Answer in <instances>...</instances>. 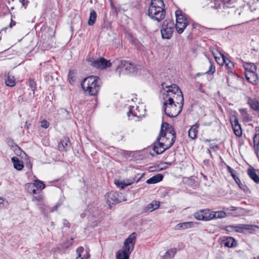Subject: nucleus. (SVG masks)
<instances>
[{
    "label": "nucleus",
    "mask_w": 259,
    "mask_h": 259,
    "mask_svg": "<svg viewBox=\"0 0 259 259\" xmlns=\"http://www.w3.org/2000/svg\"><path fill=\"white\" fill-rule=\"evenodd\" d=\"M122 194L118 193L117 192L111 191L105 195V198L107 200V202L111 207V205H115L122 201Z\"/></svg>",
    "instance_id": "8"
},
{
    "label": "nucleus",
    "mask_w": 259,
    "mask_h": 259,
    "mask_svg": "<svg viewBox=\"0 0 259 259\" xmlns=\"http://www.w3.org/2000/svg\"><path fill=\"white\" fill-rule=\"evenodd\" d=\"M232 177H233V179L234 180V181H235L236 183H237L238 181L239 182H240V179H239V178L238 177H237L236 176V174H235L234 175L232 176Z\"/></svg>",
    "instance_id": "61"
},
{
    "label": "nucleus",
    "mask_w": 259,
    "mask_h": 259,
    "mask_svg": "<svg viewBox=\"0 0 259 259\" xmlns=\"http://www.w3.org/2000/svg\"><path fill=\"white\" fill-rule=\"evenodd\" d=\"M238 186L239 187V188L242 189V190H243L244 192H247L249 189L248 188H247V187L242 184L241 182V181L240 180V182H239L238 181L236 183Z\"/></svg>",
    "instance_id": "48"
},
{
    "label": "nucleus",
    "mask_w": 259,
    "mask_h": 259,
    "mask_svg": "<svg viewBox=\"0 0 259 259\" xmlns=\"http://www.w3.org/2000/svg\"><path fill=\"white\" fill-rule=\"evenodd\" d=\"M203 214L204 217H207V219L205 220L204 221H208L211 220H213L212 215L213 213V211H211L208 209H202Z\"/></svg>",
    "instance_id": "33"
},
{
    "label": "nucleus",
    "mask_w": 259,
    "mask_h": 259,
    "mask_svg": "<svg viewBox=\"0 0 259 259\" xmlns=\"http://www.w3.org/2000/svg\"><path fill=\"white\" fill-rule=\"evenodd\" d=\"M148 16L158 22L163 19L165 15L164 4L162 0H151L148 9Z\"/></svg>",
    "instance_id": "2"
},
{
    "label": "nucleus",
    "mask_w": 259,
    "mask_h": 259,
    "mask_svg": "<svg viewBox=\"0 0 259 259\" xmlns=\"http://www.w3.org/2000/svg\"><path fill=\"white\" fill-rule=\"evenodd\" d=\"M83 251H84V248L82 246H79L76 249V252L77 254H78V256L76 259H84V257H81V253L83 252Z\"/></svg>",
    "instance_id": "45"
},
{
    "label": "nucleus",
    "mask_w": 259,
    "mask_h": 259,
    "mask_svg": "<svg viewBox=\"0 0 259 259\" xmlns=\"http://www.w3.org/2000/svg\"><path fill=\"white\" fill-rule=\"evenodd\" d=\"M32 184L34 185L35 188H39L41 190L45 188V184L42 181L38 180H35L34 183H32Z\"/></svg>",
    "instance_id": "38"
},
{
    "label": "nucleus",
    "mask_w": 259,
    "mask_h": 259,
    "mask_svg": "<svg viewBox=\"0 0 259 259\" xmlns=\"http://www.w3.org/2000/svg\"><path fill=\"white\" fill-rule=\"evenodd\" d=\"M189 25L188 22H178L176 23V28L177 29V30L179 34H181L185 29V28L187 27V25Z\"/></svg>",
    "instance_id": "30"
},
{
    "label": "nucleus",
    "mask_w": 259,
    "mask_h": 259,
    "mask_svg": "<svg viewBox=\"0 0 259 259\" xmlns=\"http://www.w3.org/2000/svg\"><path fill=\"white\" fill-rule=\"evenodd\" d=\"M133 108H134V107L130 106V110L127 113V115L129 118L130 117L131 114H132L133 115V116H136V115L135 114H134L132 112V109Z\"/></svg>",
    "instance_id": "54"
},
{
    "label": "nucleus",
    "mask_w": 259,
    "mask_h": 259,
    "mask_svg": "<svg viewBox=\"0 0 259 259\" xmlns=\"http://www.w3.org/2000/svg\"><path fill=\"white\" fill-rule=\"evenodd\" d=\"M232 177H233V179L234 180V181H235L236 183H237L238 181L239 182H240V179H239V178L238 177H237L236 176V174H235L234 175L232 176Z\"/></svg>",
    "instance_id": "60"
},
{
    "label": "nucleus",
    "mask_w": 259,
    "mask_h": 259,
    "mask_svg": "<svg viewBox=\"0 0 259 259\" xmlns=\"http://www.w3.org/2000/svg\"><path fill=\"white\" fill-rule=\"evenodd\" d=\"M247 103L250 109L253 111L259 112V101L256 98L247 97Z\"/></svg>",
    "instance_id": "13"
},
{
    "label": "nucleus",
    "mask_w": 259,
    "mask_h": 259,
    "mask_svg": "<svg viewBox=\"0 0 259 259\" xmlns=\"http://www.w3.org/2000/svg\"><path fill=\"white\" fill-rule=\"evenodd\" d=\"M128 61L125 60H121L119 61L118 64L116 69V72H118L119 75H120L121 73H123L124 69L127 64Z\"/></svg>",
    "instance_id": "26"
},
{
    "label": "nucleus",
    "mask_w": 259,
    "mask_h": 259,
    "mask_svg": "<svg viewBox=\"0 0 259 259\" xmlns=\"http://www.w3.org/2000/svg\"><path fill=\"white\" fill-rule=\"evenodd\" d=\"M199 126L198 122L192 125L188 131V136L190 138L194 140L197 138L198 134V128Z\"/></svg>",
    "instance_id": "15"
},
{
    "label": "nucleus",
    "mask_w": 259,
    "mask_h": 259,
    "mask_svg": "<svg viewBox=\"0 0 259 259\" xmlns=\"http://www.w3.org/2000/svg\"><path fill=\"white\" fill-rule=\"evenodd\" d=\"M19 1L22 4V6L26 8V6L27 5L29 2L27 0H19Z\"/></svg>",
    "instance_id": "57"
},
{
    "label": "nucleus",
    "mask_w": 259,
    "mask_h": 259,
    "mask_svg": "<svg viewBox=\"0 0 259 259\" xmlns=\"http://www.w3.org/2000/svg\"><path fill=\"white\" fill-rule=\"evenodd\" d=\"M7 144L9 146H10L11 147H16L15 150L17 151L18 153L19 152L20 153H21L22 152H23L22 150L15 143V142H14V141L12 139H7Z\"/></svg>",
    "instance_id": "34"
},
{
    "label": "nucleus",
    "mask_w": 259,
    "mask_h": 259,
    "mask_svg": "<svg viewBox=\"0 0 259 259\" xmlns=\"http://www.w3.org/2000/svg\"><path fill=\"white\" fill-rule=\"evenodd\" d=\"M223 209L224 210H232V211H233V210H237V207H235V206H231L229 208H226V207H223Z\"/></svg>",
    "instance_id": "56"
},
{
    "label": "nucleus",
    "mask_w": 259,
    "mask_h": 259,
    "mask_svg": "<svg viewBox=\"0 0 259 259\" xmlns=\"http://www.w3.org/2000/svg\"><path fill=\"white\" fill-rule=\"evenodd\" d=\"M223 242L225 247L229 248H234L237 245L236 240L232 237H224Z\"/></svg>",
    "instance_id": "14"
},
{
    "label": "nucleus",
    "mask_w": 259,
    "mask_h": 259,
    "mask_svg": "<svg viewBox=\"0 0 259 259\" xmlns=\"http://www.w3.org/2000/svg\"><path fill=\"white\" fill-rule=\"evenodd\" d=\"M209 62L210 63V66L209 67L208 71H207L206 73L209 74H212L215 71V67L214 64L210 60L209 61Z\"/></svg>",
    "instance_id": "46"
},
{
    "label": "nucleus",
    "mask_w": 259,
    "mask_h": 259,
    "mask_svg": "<svg viewBox=\"0 0 259 259\" xmlns=\"http://www.w3.org/2000/svg\"><path fill=\"white\" fill-rule=\"evenodd\" d=\"M253 148L255 153L259 157V134H255L253 136Z\"/></svg>",
    "instance_id": "23"
},
{
    "label": "nucleus",
    "mask_w": 259,
    "mask_h": 259,
    "mask_svg": "<svg viewBox=\"0 0 259 259\" xmlns=\"http://www.w3.org/2000/svg\"><path fill=\"white\" fill-rule=\"evenodd\" d=\"M174 25V22L170 20H165L163 21L160 30L163 39H169L172 37Z\"/></svg>",
    "instance_id": "6"
},
{
    "label": "nucleus",
    "mask_w": 259,
    "mask_h": 259,
    "mask_svg": "<svg viewBox=\"0 0 259 259\" xmlns=\"http://www.w3.org/2000/svg\"><path fill=\"white\" fill-rule=\"evenodd\" d=\"M69 147L70 140L68 138H64L58 145V148L60 151H67Z\"/></svg>",
    "instance_id": "17"
},
{
    "label": "nucleus",
    "mask_w": 259,
    "mask_h": 259,
    "mask_svg": "<svg viewBox=\"0 0 259 259\" xmlns=\"http://www.w3.org/2000/svg\"><path fill=\"white\" fill-rule=\"evenodd\" d=\"M165 100L163 103V109L165 115L169 117H177L181 112L183 107L178 106L174 101V98L172 97H169L167 100Z\"/></svg>",
    "instance_id": "5"
},
{
    "label": "nucleus",
    "mask_w": 259,
    "mask_h": 259,
    "mask_svg": "<svg viewBox=\"0 0 259 259\" xmlns=\"http://www.w3.org/2000/svg\"><path fill=\"white\" fill-rule=\"evenodd\" d=\"M204 126H209L211 124V122H203L202 124Z\"/></svg>",
    "instance_id": "62"
},
{
    "label": "nucleus",
    "mask_w": 259,
    "mask_h": 259,
    "mask_svg": "<svg viewBox=\"0 0 259 259\" xmlns=\"http://www.w3.org/2000/svg\"><path fill=\"white\" fill-rule=\"evenodd\" d=\"M227 216V213L225 211H213L212 218L213 219H223L226 218Z\"/></svg>",
    "instance_id": "32"
},
{
    "label": "nucleus",
    "mask_w": 259,
    "mask_h": 259,
    "mask_svg": "<svg viewBox=\"0 0 259 259\" xmlns=\"http://www.w3.org/2000/svg\"><path fill=\"white\" fill-rule=\"evenodd\" d=\"M136 237V233L134 232L124 240L122 249L116 252V259H129L130 255L134 249Z\"/></svg>",
    "instance_id": "4"
},
{
    "label": "nucleus",
    "mask_w": 259,
    "mask_h": 259,
    "mask_svg": "<svg viewBox=\"0 0 259 259\" xmlns=\"http://www.w3.org/2000/svg\"><path fill=\"white\" fill-rule=\"evenodd\" d=\"M247 174L249 177L256 183H259V177L256 173L254 168H248Z\"/></svg>",
    "instance_id": "24"
},
{
    "label": "nucleus",
    "mask_w": 259,
    "mask_h": 259,
    "mask_svg": "<svg viewBox=\"0 0 259 259\" xmlns=\"http://www.w3.org/2000/svg\"><path fill=\"white\" fill-rule=\"evenodd\" d=\"M234 225L227 226L225 228V230L228 232H232L234 231Z\"/></svg>",
    "instance_id": "52"
},
{
    "label": "nucleus",
    "mask_w": 259,
    "mask_h": 259,
    "mask_svg": "<svg viewBox=\"0 0 259 259\" xmlns=\"http://www.w3.org/2000/svg\"><path fill=\"white\" fill-rule=\"evenodd\" d=\"M221 57L214 56L216 62L220 65H223L224 63L228 61V58L222 54H221Z\"/></svg>",
    "instance_id": "35"
},
{
    "label": "nucleus",
    "mask_w": 259,
    "mask_h": 259,
    "mask_svg": "<svg viewBox=\"0 0 259 259\" xmlns=\"http://www.w3.org/2000/svg\"><path fill=\"white\" fill-rule=\"evenodd\" d=\"M243 67L245 70V72L249 73L250 76H252L255 79H257V74L256 73V66L253 63L245 62L244 63Z\"/></svg>",
    "instance_id": "11"
},
{
    "label": "nucleus",
    "mask_w": 259,
    "mask_h": 259,
    "mask_svg": "<svg viewBox=\"0 0 259 259\" xmlns=\"http://www.w3.org/2000/svg\"><path fill=\"white\" fill-rule=\"evenodd\" d=\"M164 130L165 133L168 134L167 136L170 137V138L176 140V133L175 132L174 128L172 126L167 122H162L161 125L160 130Z\"/></svg>",
    "instance_id": "10"
},
{
    "label": "nucleus",
    "mask_w": 259,
    "mask_h": 259,
    "mask_svg": "<svg viewBox=\"0 0 259 259\" xmlns=\"http://www.w3.org/2000/svg\"><path fill=\"white\" fill-rule=\"evenodd\" d=\"M29 86L33 92V94H34L35 90L36 89V83L33 79L29 78L28 80Z\"/></svg>",
    "instance_id": "42"
},
{
    "label": "nucleus",
    "mask_w": 259,
    "mask_h": 259,
    "mask_svg": "<svg viewBox=\"0 0 259 259\" xmlns=\"http://www.w3.org/2000/svg\"><path fill=\"white\" fill-rule=\"evenodd\" d=\"M227 168L228 172L231 174V176L236 173V172L229 165H227Z\"/></svg>",
    "instance_id": "53"
},
{
    "label": "nucleus",
    "mask_w": 259,
    "mask_h": 259,
    "mask_svg": "<svg viewBox=\"0 0 259 259\" xmlns=\"http://www.w3.org/2000/svg\"><path fill=\"white\" fill-rule=\"evenodd\" d=\"M63 224L64 227H67V228L70 227V224L66 220L64 219L63 220Z\"/></svg>",
    "instance_id": "58"
},
{
    "label": "nucleus",
    "mask_w": 259,
    "mask_h": 259,
    "mask_svg": "<svg viewBox=\"0 0 259 259\" xmlns=\"http://www.w3.org/2000/svg\"><path fill=\"white\" fill-rule=\"evenodd\" d=\"M176 17V23L180 22H188L187 19L184 16L181 10H177L175 12Z\"/></svg>",
    "instance_id": "27"
},
{
    "label": "nucleus",
    "mask_w": 259,
    "mask_h": 259,
    "mask_svg": "<svg viewBox=\"0 0 259 259\" xmlns=\"http://www.w3.org/2000/svg\"><path fill=\"white\" fill-rule=\"evenodd\" d=\"M246 227H247L246 225L243 224L234 225V231L239 233H243V231L245 230Z\"/></svg>",
    "instance_id": "37"
},
{
    "label": "nucleus",
    "mask_w": 259,
    "mask_h": 259,
    "mask_svg": "<svg viewBox=\"0 0 259 259\" xmlns=\"http://www.w3.org/2000/svg\"><path fill=\"white\" fill-rule=\"evenodd\" d=\"M12 162L13 163L14 167L18 170H21L24 167L22 161L20 160L18 157L14 156L11 158Z\"/></svg>",
    "instance_id": "18"
},
{
    "label": "nucleus",
    "mask_w": 259,
    "mask_h": 259,
    "mask_svg": "<svg viewBox=\"0 0 259 259\" xmlns=\"http://www.w3.org/2000/svg\"><path fill=\"white\" fill-rule=\"evenodd\" d=\"M88 61L91 66L97 69H105L111 66L110 61L103 57H100L97 59L90 58L88 59Z\"/></svg>",
    "instance_id": "7"
},
{
    "label": "nucleus",
    "mask_w": 259,
    "mask_h": 259,
    "mask_svg": "<svg viewBox=\"0 0 259 259\" xmlns=\"http://www.w3.org/2000/svg\"><path fill=\"white\" fill-rule=\"evenodd\" d=\"M163 176L161 174H157L146 181V183L148 184H153L160 182L162 180Z\"/></svg>",
    "instance_id": "19"
},
{
    "label": "nucleus",
    "mask_w": 259,
    "mask_h": 259,
    "mask_svg": "<svg viewBox=\"0 0 259 259\" xmlns=\"http://www.w3.org/2000/svg\"><path fill=\"white\" fill-rule=\"evenodd\" d=\"M230 121L234 134L238 137H241L242 136V130L238 119L235 117L234 120L231 119Z\"/></svg>",
    "instance_id": "12"
},
{
    "label": "nucleus",
    "mask_w": 259,
    "mask_h": 259,
    "mask_svg": "<svg viewBox=\"0 0 259 259\" xmlns=\"http://www.w3.org/2000/svg\"><path fill=\"white\" fill-rule=\"evenodd\" d=\"M136 181L135 178H133L132 180H127V182H121L119 181H115V184L117 187L120 188L121 189H123L125 187L132 184Z\"/></svg>",
    "instance_id": "21"
},
{
    "label": "nucleus",
    "mask_w": 259,
    "mask_h": 259,
    "mask_svg": "<svg viewBox=\"0 0 259 259\" xmlns=\"http://www.w3.org/2000/svg\"><path fill=\"white\" fill-rule=\"evenodd\" d=\"M5 83L6 85L8 87H14L16 84V81L14 76L11 75L9 73H8L6 75Z\"/></svg>",
    "instance_id": "25"
},
{
    "label": "nucleus",
    "mask_w": 259,
    "mask_h": 259,
    "mask_svg": "<svg viewBox=\"0 0 259 259\" xmlns=\"http://www.w3.org/2000/svg\"><path fill=\"white\" fill-rule=\"evenodd\" d=\"M202 209H201L197 212H195L194 214L195 218L199 221H203L207 219V217H205L203 214Z\"/></svg>",
    "instance_id": "36"
},
{
    "label": "nucleus",
    "mask_w": 259,
    "mask_h": 259,
    "mask_svg": "<svg viewBox=\"0 0 259 259\" xmlns=\"http://www.w3.org/2000/svg\"><path fill=\"white\" fill-rule=\"evenodd\" d=\"M162 88L163 90H165L166 97L168 98L172 97L174 98V101L178 106L183 107L184 104V97L183 93L179 87L175 84L168 85L165 82L161 83ZM165 95V94H163Z\"/></svg>",
    "instance_id": "3"
},
{
    "label": "nucleus",
    "mask_w": 259,
    "mask_h": 259,
    "mask_svg": "<svg viewBox=\"0 0 259 259\" xmlns=\"http://www.w3.org/2000/svg\"><path fill=\"white\" fill-rule=\"evenodd\" d=\"M60 113L63 114L65 119H68L70 118V112L65 109L62 108L60 110Z\"/></svg>",
    "instance_id": "43"
},
{
    "label": "nucleus",
    "mask_w": 259,
    "mask_h": 259,
    "mask_svg": "<svg viewBox=\"0 0 259 259\" xmlns=\"http://www.w3.org/2000/svg\"><path fill=\"white\" fill-rule=\"evenodd\" d=\"M27 189L28 192L30 193L37 194L38 191V190L36 189L35 187H34V185H32V183L28 184Z\"/></svg>",
    "instance_id": "41"
},
{
    "label": "nucleus",
    "mask_w": 259,
    "mask_h": 259,
    "mask_svg": "<svg viewBox=\"0 0 259 259\" xmlns=\"http://www.w3.org/2000/svg\"><path fill=\"white\" fill-rule=\"evenodd\" d=\"M145 174L144 173H143L141 177L138 179V180L136 181V183H138L140 180L141 179H142V178L144 176Z\"/></svg>",
    "instance_id": "63"
},
{
    "label": "nucleus",
    "mask_w": 259,
    "mask_h": 259,
    "mask_svg": "<svg viewBox=\"0 0 259 259\" xmlns=\"http://www.w3.org/2000/svg\"><path fill=\"white\" fill-rule=\"evenodd\" d=\"M97 14L95 10H92L90 12V17L88 22V24L89 26H93L96 20Z\"/></svg>",
    "instance_id": "29"
},
{
    "label": "nucleus",
    "mask_w": 259,
    "mask_h": 259,
    "mask_svg": "<svg viewBox=\"0 0 259 259\" xmlns=\"http://www.w3.org/2000/svg\"><path fill=\"white\" fill-rule=\"evenodd\" d=\"M16 22L14 20H13L12 19V17L11 18V21L9 24V27L10 28H12L14 26H15L16 25Z\"/></svg>",
    "instance_id": "59"
},
{
    "label": "nucleus",
    "mask_w": 259,
    "mask_h": 259,
    "mask_svg": "<svg viewBox=\"0 0 259 259\" xmlns=\"http://www.w3.org/2000/svg\"><path fill=\"white\" fill-rule=\"evenodd\" d=\"M81 85L87 94L91 96H96L101 87V81L98 76L91 75L84 78Z\"/></svg>",
    "instance_id": "1"
},
{
    "label": "nucleus",
    "mask_w": 259,
    "mask_h": 259,
    "mask_svg": "<svg viewBox=\"0 0 259 259\" xmlns=\"http://www.w3.org/2000/svg\"><path fill=\"white\" fill-rule=\"evenodd\" d=\"M158 137H161L160 138L161 141L163 143H165V144H168L171 143V141H172V145H173L175 141V140L170 138L169 136H167V135H166V133H165V132L162 130H160Z\"/></svg>",
    "instance_id": "16"
},
{
    "label": "nucleus",
    "mask_w": 259,
    "mask_h": 259,
    "mask_svg": "<svg viewBox=\"0 0 259 259\" xmlns=\"http://www.w3.org/2000/svg\"><path fill=\"white\" fill-rule=\"evenodd\" d=\"M42 198L43 197L41 195H38L36 196H34L32 199V201L33 202L38 203L42 201Z\"/></svg>",
    "instance_id": "49"
},
{
    "label": "nucleus",
    "mask_w": 259,
    "mask_h": 259,
    "mask_svg": "<svg viewBox=\"0 0 259 259\" xmlns=\"http://www.w3.org/2000/svg\"><path fill=\"white\" fill-rule=\"evenodd\" d=\"M224 64L227 68L228 72H232V70L234 66V63L228 59V61H227L226 63H224Z\"/></svg>",
    "instance_id": "40"
},
{
    "label": "nucleus",
    "mask_w": 259,
    "mask_h": 259,
    "mask_svg": "<svg viewBox=\"0 0 259 259\" xmlns=\"http://www.w3.org/2000/svg\"><path fill=\"white\" fill-rule=\"evenodd\" d=\"M245 76L246 79L250 82L253 83V82H255L257 79H255L252 76H250L249 73H245Z\"/></svg>",
    "instance_id": "47"
},
{
    "label": "nucleus",
    "mask_w": 259,
    "mask_h": 259,
    "mask_svg": "<svg viewBox=\"0 0 259 259\" xmlns=\"http://www.w3.org/2000/svg\"><path fill=\"white\" fill-rule=\"evenodd\" d=\"M90 257V255L89 252H87V256L85 257H84V258H85V259H88Z\"/></svg>",
    "instance_id": "64"
},
{
    "label": "nucleus",
    "mask_w": 259,
    "mask_h": 259,
    "mask_svg": "<svg viewBox=\"0 0 259 259\" xmlns=\"http://www.w3.org/2000/svg\"><path fill=\"white\" fill-rule=\"evenodd\" d=\"M209 148L214 150H217L219 148V146L218 145H213V144H210L209 145Z\"/></svg>",
    "instance_id": "55"
},
{
    "label": "nucleus",
    "mask_w": 259,
    "mask_h": 259,
    "mask_svg": "<svg viewBox=\"0 0 259 259\" xmlns=\"http://www.w3.org/2000/svg\"><path fill=\"white\" fill-rule=\"evenodd\" d=\"M73 244V238H70L66 240L65 242L62 243L61 247L63 249H67L71 246Z\"/></svg>",
    "instance_id": "39"
},
{
    "label": "nucleus",
    "mask_w": 259,
    "mask_h": 259,
    "mask_svg": "<svg viewBox=\"0 0 259 259\" xmlns=\"http://www.w3.org/2000/svg\"><path fill=\"white\" fill-rule=\"evenodd\" d=\"M194 223L192 222H187L179 223L176 226V230H184L188 228H192L194 226Z\"/></svg>",
    "instance_id": "20"
},
{
    "label": "nucleus",
    "mask_w": 259,
    "mask_h": 259,
    "mask_svg": "<svg viewBox=\"0 0 259 259\" xmlns=\"http://www.w3.org/2000/svg\"><path fill=\"white\" fill-rule=\"evenodd\" d=\"M137 71V68L135 66V64L128 62L127 64L126 65L124 70L123 71V74H130L134 73Z\"/></svg>",
    "instance_id": "22"
},
{
    "label": "nucleus",
    "mask_w": 259,
    "mask_h": 259,
    "mask_svg": "<svg viewBox=\"0 0 259 259\" xmlns=\"http://www.w3.org/2000/svg\"><path fill=\"white\" fill-rule=\"evenodd\" d=\"M49 122L46 119H43L41 121V126L45 128H47L49 126Z\"/></svg>",
    "instance_id": "50"
},
{
    "label": "nucleus",
    "mask_w": 259,
    "mask_h": 259,
    "mask_svg": "<svg viewBox=\"0 0 259 259\" xmlns=\"http://www.w3.org/2000/svg\"><path fill=\"white\" fill-rule=\"evenodd\" d=\"M161 137H158L156 139L157 143H155L153 147V151L157 154H160L170 148L172 146V142L169 144L163 143L160 138Z\"/></svg>",
    "instance_id": "9"
},
{
    "label": "nucleus",
    "mask_w": 259,
    "mask_h": 259,
    "mask_svg": "<svg viewBox=\"0 0 259 259\" xmlns=\"http://www.w3.org/2000/svg\"><path fill=\"white\" fill-rule=\"evenodd\" d=\"M245 225H246V226H248L245 227V230H249L251 231V233L254 232L255 231V229H259V226L257 225L248 224H245Z\"/></svg>",
    "instance_id": "44"
},
{
    "label": "nucleus",
    "mask_w": 259,
    "mask_h": 259,
    "mask_svg": "<svg viewBox=\"0 0 259 259\" xmlns=\"http://www.w3.org/2000/svg\"><path fill=\"white\" fill-rule=\"evenodd\" d=\"M177 248H171L167 251L163 256L162 259H172L177 253Z\"/></svg>",
    "instance_id": "28"
},
{
    "label": "nucleus",
    "mask_w": 259,
    "mask_h": 259,
    "mask_svg": "<svg viewBox=\"0 0 259 259\" xmlns=\"http://www.w3.org/2000/svg\"><path fill=\"white\" fill-rule=\"evenodd\" d=\"M221 4L220 2H213L211 5V7L214 9H219L221 8Z\"/></svg>",
    "instance_id": "51"
},
{
    "label": "nucleus",
    "mask_w": 259,
    "mask_h": 259,
    "mask_svg": "<svg viewBox=\"0 0 259 259\" xmlns=\"http://www.w3.org/2000/svg\"><path fill=\"white\" fill-rule=\"evenodd\" d=\"M159 206V203L156 201H153L151 203L147 205L146 207V210L148 211L152 212V211L156 209Z\"/></svg>",
    "instance_id": "31"
}]
</instances>
